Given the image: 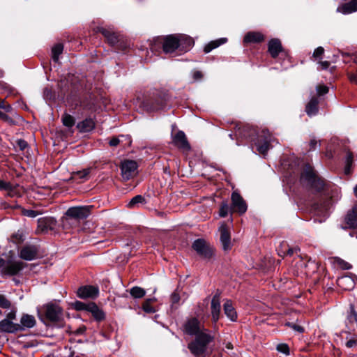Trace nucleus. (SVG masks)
I'll list each match as a JSON object with an SVG mask.
<instances>
[{"label":"nucleus","mask_w":357,"mask_h":357,"mask_svg":"<svg viewBox=\"0 0 357 357\" xmlns=\"http://www.w3.org/2000/svg\"><path fill=\"white\" fill-rule=\"evenodd\" d=\"M301 184L305 188L320 192L324 189L325 182L319 177L312 167L306 165L301 174Z\"/></svg>","instance_id":"1"},{"label":"nucleus","mask_w":357,"mask_h":357,"mask_svg":"<svg viewBox=\"0 0 357 357\" xmlns=\"http://www.w3.org/2000/svg\"><path fill=\"white\" fill-rule=\"evenodd\" d=\"M213 340V337L204 331L197 334L195 340L188 344V348L195 357H203L207 351L208 344Z\"/></svg>","instance_id":"2"},{"label":"nucleus","mask_w":357,"mask_h":357,"mask_svg":"<svg viewBox=\"0 0 357 357\" xmlns=\"http://www.w3.org/2000/svg\"><path fill=\"white\" fill-rule=\"evenodd\" d=\"M273 141L271 134L267 130H262L257 134V138L254 139V144L257 151L262 155H266L271 148V142Z\"/></svg>","instance_id":"3"},{"label":"nucleus","mask_w":357,"mask_h":357,"mask_svg":"<svg viewBox=\"0 0 357 357\" xmlns=\"http://www.w3.org/2000/svg\"><path fill=\"white\" fill-rule=\"evenodd\" d=\"M182 330L184 333L190 336H196L202 332L207 331L203 324L196 317L188 319L183 325Z\"/></svg>","instance_id":"4"},{"label":"nucleus","mask_w":357,"mask_h":357,"mask_svg":"<svg viewBox=\"0 0 357 357\" xmlns=\"http://www.w3.org/2000/svg\"><path fill=\"white\" fill-rule=\"evenodd\" d=\"M192 248L205 259H211L214 255L213 247L203 239L195 240L192 244Z\"/></svg>","instance_id":"5"},{"label":"nucleus","mask_w":357,"mask_h":357,"mask_svg":"<svg viewBox=\"0 0 357 357\" xmlns=\"http://www.w3.org/2000/svg\"><path fill=\"white\" fill-rule=\"evenodd\" d=\"M3 262L0 268H1L2 274L7 275H17L24 266V264L21 261L10 260L6 261L3 259Z\"/></svg>","instance_id":"6"},{"label":"nucleus","mask_w":357,"mask_h":357,"mask_svg":"<svg viewBox=\"0 0 357 357\" xmlns=\"http://www.w3.org/2000/svg\"><path fill=\"white\" fill-rule=\"evenodd\" d=\"M138 165L136 161L125 160L121 162V170L123 179L129 180L137 174Z\"/></svg>","instance_id":"7"},{"label":"nucleus","mask_w":357,"mask_h":357,"mask_svg":"<svg viewBox=\"0 0 357 357\" xmlns=\"http://www.w3.org/2000/svg\"><path fill=\"white\" fill-rule=\"evenodd\" d=\"M45 315L52 322L58 323L59 326H62V310L55 304H48L46 306Z\"/></svg>","instance_id":"8"},{"label":"nucleus","mask_w":357,"mask_h":357,"mask_svg":"<svg viewBox=\"0 0 357 357\" xmlns=\"http://www.w3.org/2000/svg\"><path fill=\"white\" fill-rule=\"evenodd\" d=\"M90 209L91 206H88L70 207L66 211V215L75 220H83L90 215Z\"/></svg>","instance_id":"9"},{"label":"nucleus","mask_w":357,"mask_h":357,"mask_svg":"<svg viewBox=\"0 0 357 357\" xmlns=\"http://www.w3.org/2000/svg\"><path fill=\"white\" fill-rule=\"evenodd\" d=\"M18 117L10 105H6L4 101L0 102V119L10 124L14 123L13 118Z\"/></svg>","instance_id":"10"},{"label":"nucleus","mask_w":357,"mask_h":357,"mask_svg":"<svg viewBox=\"0 0 357 357\" xmlns=\"http://www.w3.org/2000/svg\"><path fill=\"white\" fill-rule=\"evenodd\" d=\"M56 225V220L52 217H43L38 219L37 233H45L52 230Z\"/></svg>","instance_id":"11"},{"label":"nucleus","mask_w":357,"mask_h":357,"mask_svg":"<svg viewBox=\"0 0 357 357\" xmlns=\"http://www.w3.org/2000/svg\"><path fill=\"white\" fill-rule=\"evenodd\" d=\"M219 231L220 233V241L224 250H228L231 249V235L229 227L222 222L220 227Z\"/></svg>","instance_id":"12"},{"label":"nucleus","mask_w":357,"mask_h":357,"mask_svg":"<svg viewBox=\"0 0 357 357\" xmlns=\"http://www.w3.org/2000/svg\"><path fill=\"white\" fill-rule=\"evenodd\" d=\"M177 35H169L163 38L162 49L166 54L174 52L178 49Z\"/></svg>","instance_id":"13"},{"label":"nucleus","mask_w":357,"mask_h":357,"mask_svg":"<svg viewBox=\"0 0 357 357\" xmlns=\"http://www.w3.org/2000/svg\"><path fill=\"white\" fill-rule=\"evenodd\" d=\"M231 207L238 213L243 214L247 211V205L243 197L237 192L231 194Z\"/></svg>","instance_id":"14"},{"label":"nucleus","mask_w":357,"mask_h":357,"mask_svg":"<svg viewBox=\"0 0 357 357\" xmlns=\"http://www.w3.org/2000/svg\"><path fill=\"white\" fill-rule=\"evenodd\" d=\"M220 293L217 291L213 296L211 303V316L213 322H217L220 316Z\"/></svg>","instance_id":"15"},{"label":"nucleus","mask_w":357,"mask_h":357,"mask_svg":"<svg viewBox=\"0 0 357 357\" xmlns=\"http://www.w3.org/2000/svg\"><path fill=\"white\" fill-rule=\"evenodd\" d=\"M98 294V287L92 285L82 287L77 291V296L81 298H95Z\"/></svg>","instance_id":"16"},{"label":"nucleus","mask_w":357,"mask_h":357,"mask_svg":"<svg viewBox=\"0 0 357 357\" xmlns=\"http://www.w3.org/2000/svg\"><path fill=\"white\" fill-rule=\"evenodd\" d=\"M344 323L346 327L350 331H354L357 328V312L353 305H350V309L347 313Z\"/></svg>","instance_id":"17"},{"label":"nucleus","mask_w":357,"mask_h":357,"mask_svg":"<svg viewBox=\"0 0 357 357\" xmlns=\"http://www.w3.org/2000/svg\"><path fill=\"white\" fill-rule=\"evenodd\" d=\"M173 143L177 147L184 151H188L190 149L186 136L183 131H178L175 134V135L173 137Z\"/></svg>","instance_id":"18"},{"label":"nucleus","mask_w":357,"mask_h":357,"mask_svg":"<svg viewBox=\"0 0 357 357\" xmlns=\"http://www.w3.org/2000/svg\"><path fill=\"white\" fill-rule=\"evenodd\" d=\"M142 107L147 112H154L162 108V101L161 99L152 100L146 98L142 102Z\"/></svg>","instance_id":"19"},{"label":"nucleus","mask_w":357,"mask_h":357,"mask_svg":"<svg viewBox=\"0 0 357 357\" xmlns=\"http://www.w3.org/2000/svg\"><path fill=\"white\" fill-rule=\"evenodd\" d=\"M37 252L38 250L36 246L26 245L20 250V257L23 259L31 261L36 258Z\"/></svg>","instance_id":"20"},{"label":"nucleus","mask_w":357,"mask_h":357,"mask_svg":"<svg viewBox=\"0 0 357 357\" xmlns=\"http://www.w3.org/2000/svg\"><path fill=\"white\" fill-rule=\"evenodd\" d=\"M0 331L8 333L20 331L19 324L13 323L9 319H3L0 321Z\"/></svg>","instance_id":"21"},{"label":"nucleus","mask_w":357,"mask_h":357,"mask_svg":"<svg viewBox=\"0 0 357 357\" xmlns=\"http://www.w3.org/2000/svg\"><path fill=\"white\" fill-rule=\"evenodd\" d=\"M337 284L341 289L349 291L354 288L355 280L352 276L344 275L337 278Z\"/></svg>","instance_id":"22"},{"label":"nucleus","mask_w":357,"mask_h":357,"mask_svg":"<svg viewBox=\"0 0 357 357\" xmlns=\"http://www.w3.org/2000/svg\"><path fill=\"white\" fill-rule=\"evenodd\" d=\"M178 48L182 51L189 50L194 45L193 39L186 35H177Z\"/></svg>","instance_id":"23"},{"label":"nucleus","mask_w":357,"mask_h":357,"mask_svg":"<svg viewBox=\"0 0 357 357\" xmlns=\"http://www.w3.org/2000/svg\"><path fill=\"white\" fill-rule=\"evenodd\" d=\"M224 313L227 317L231 321L237 320V312L233 305L231 300H227L223 304Z\"/></svg>","instance_id":"24"},{"label":"nucleus","mask_w":357,"mask_h":357,"mask_svg":"<svg viewBox=\"0 0 357 357\" xmlns=\"http://www.w3.org/2000/svg\"><path fill=\"white\" fill-rule=\"evenodd\" d=\"M357 11V0H351L349 2L340 5L337 12L347 15Z\"/></svg>","instance_id":"25"},{"label":"nucleus","mask_w":357,"mask_h":357,"mask_svg":"<svg viewBox=\"0 0 357 357\" xmlns=\"http://www.w3.org/2000/svg\"><path fill=\"white\" fill-rule=\"evenodd\" d=\"M268 50L273 58H276L282 50L280 40L277 38L271 39L268 43Z\"/></svg>","instance_id":"26"},{"label":"nucleus","mask_w":357,"mask_h":357,"mask_svg":"<svg viewBox=\"0 0 357 357\" xmlns=\"http://www.w3.org/2000/svg\"><path fill=\"white\" fill-rule=\"evenodd\" d=\"M35 317L29 314H23L19 324L20 331H24L26 328H33L36 325Z\"/></svg>","instance_id":"27"},{"label":"nucleus","mask_w":357,"mask_h":357,"mask_svg":"<svg viewBox=\"0 0 357 357\" xmlns=\"http://www.w3.org/2000/svg\"><path fill=\"white\" fill-rule=\"evenodd\" d=\"M88 312H91L94 319L98 321H101L105 318V312L94 303H89Z\"/></svg>","instance_id":"28"},{"label":"nucleus","mask_w":357,"mask_h":357,"mask_svg":"<svg viewBox=\"0 0 357 357\" xmlns=\"http://www.w3.org/2000/svg\"><path fill=\"white\" fill-rule=\"evenodd\" d=\"M264 40V36L259 32L250 31L244 37L243 42L245 43H260Z\"/></svg>","instance_id":"29"},{"label":"nucleus","mask_w":357,"mask_h":357,"mask_svg":"<svg viewBox=\"0 0 357 357\" xmlns=\"http://www.w3.org/2000/svg\"><path fill=\"white\" fill-rule=\"evenodd\" d=\"M345 222L350 228L357 227V205L348 212L345 218Z\"/></svg>","instance_id":"30"},{"label":"nucleus","mask_w":357,"mask_h":357,"mask_svg":"<svg viewBox=\"0 0 357 357\" xmlns=\"http://www.w3.org/2000/svg\"><path fill=\"white\" fill-rule=\"evenodd\" d=\"M319 100L317 97H312L305 107V112L309 116H314L318 112Z\"/></svg>","instance_id":"31"},{"label":"nucleus","mask_w":357,"mask_h":357,"mask_svg":"<svg viewBox=\"0 0 357 357\" xmlns=\"http://www.w3.org/2000/svg\"><path fill=\"white\" fill-rule=\"evenodd\" d=\"M95 127L93 119L88 118L77 124V128L81 132H86L92 130Z\"/></svg>","instance_id":"32"},{"label":"nucleus","mask_w":357,"mask_h":357,"mask_svg":"<svg viewBox=\"0 0 357 357\" xmlns=\"http://www.w3.org/2000/svg\"><path fill=\"white\" fill-rule=\"evenodd\" d=\"M330 201L324 202L323 204H316L314 209L316 211V213L318 215H323L324 217H327L328 215L329 210H330Z\"/></svg>","instance_id":"33"},{"label":"nucleus","mask_w":357,"mask_h":357,"mask_svg":"<svg viewBox=\"0 0 357 357\" xmlns=\"http://www.w3.org/2000/svg\"><path fill=\"white\" fill-rule=\"evenodd\" d=\"M100 31L107 38L111 45H114L119 41L118 36L114 33L105 28H101Z\"/></svg>","instance_id":"34"},{"label":"nucleus","mask_w":357,"mask_h":357,"mask_svg":"<svg viewBox=\"0 0 357 357\" xmlns=\"http://www.w3.org/2000/svg\"><path fill=\"white\" fill-rule=\"evenodd\" d=\"M24 239V234L23 231L20 230L13 233L10 237V241L16 245L22 243Z\"/></svg>","instance_id":"35"},{"label":"nucleus","mask_w":357,"mask_h":357,"mask_svg":"<svg viewBox=\"0 0 357 357\" xmlns=\"http://www.w3.org/2000/svg\"><path fill=\"white\" fill-rule=\"evenodd\" d=\"M227 41V38H221L218 40H214L210 42L208 45H206L204 47L205 53H208L213 49L219 47L220 45L225 43Z\"/></svg>","instance_id":"36"},{"label":"nucleus","mask_w":357,"mask_h":357,"mask_svg":"<svg viewBox=\"0 0 357 357\" xmlns=\"http://www.w3.org/2000/svg\"><path fill=\"white\" fill-rule=\"evenodd\" d=\"M63 46L58 43L55 45L52 50V57L54 61L58 62L59 59V55L63 52Z\"/></svg>","instance_id":"37"},{"label":"nucleus","mask_w":357,"mask_h":357,"mask_svg":"<svg viewBox=\"0 0 357 357\" xmlns=\"http://www.w3.org/2000/svg\"><path fill=\"white\" fill-rule=\"evenodd\" d=\"M91 171V168L84 169L74 173V178H79L82 181L88 180Z\"/></svg>","instance_id":"38"},{"label":"nucleus","mask_w":357,"mask_h":357,"mask_svg":"<svg viewBox=\"0 0 357 357\" xmlns=\"http://www.w3.org/2000/svg\"><path fill=\"white\" fill-rule=\"evenodd\" d=\"M130 295L135 298H141L146 294L145 290L139 287H134L130 290Z\"/></svg>","instance_id":"39"},{"label":"nucleus","mask_w":357,"mask_h":357,"mask_svg":"<svg viewBox=\"0 0 357 357\" xmlns=\"http://www.w3.org/2000/svg\"><path fill=\"white\" fill-rule=\"evenodd\" d=\"M155 301V298L146 299L142 304V309L144 310V311L146 313L155 312V310L153 306L151 305V303Z\"/></svg>","instance_id":"40"},{"label":"nucleus","mask_w":357,"mask_h":357,"mask_svg":"<svg viewBox=\"0 0 357 357\" xmlns=\"http://www.w3.org/2000/svg\"><path fill=\"white\" fill-rule=\"evenodd\" d=\"M21 212L23 215L31 218H34L38 215L43 213V212L40 210L25 209L24 208H22Z\"/></svg>","instance_id":"41"},{"label":"nucleus","mask_w":357,"mask_h":357,"mask_svg":"<svg viewBox=\"0 0 357 357\" xmlns=\"http://www.w3.org/2000/svg\"><path fill=\"white\" fill-rule=\"evenodd\" d=\"M353 163V155L351 153H347L345 160L344 173L349 174L351 173V168Z\"/></svg>","instance_id":"42"},{"label":"nucleus","mask_w":357,"mask_h":357,"mask_svg":"<svg viewBox=\"0 0 357 357\" xmlns=\"http://www.w3.org/2000/svg\"><path fill=\"white\" fill-rule=\"evenodd\" d=\"M62 122L65 126L71 128L75 124V119L71 115L65 114L62 116Z\"/></svg>","instance_id":"43"},{"label":"nucleus","mask_w":357,"mask_h":357,"mask_svg":"<svg viewBox=\"0 0 357 357\" xmlns=\"http://www.w3.org/2000/svg\"><path fill=\"white\" fill-rule=\"evenodd\" d=\"M230 210L231 209L227 202L222 203L219 211L220 216L223 218L226 217L229 212L230 211Z\"/></svg>","instance_id":"44"},{"label":"nucleus","mask_w":357,"mask_h":357,"mask_svg":"<svg viewBox=\"0 0 357 357\" xmlns=\"http://www.w3.org/2000/svg\"><path fill=\"white\" fill-rule=\"evenodd\" d=\"M144 201V198L141 195H137L134 197L128 203L129 207H134L139 203H142Z\"/></svg>","instance_id":"45"},{"label":"nucleus","mask_w":357,"mask_h":357,"mask_svg":"<svg viewBox=\"0 0 357 357\" xmlns=\"http://www.w3.org/2000/svg\"><path fill=\"white\" fill-rule=\"evenodd\" d=\"M10 305V302L4 296L0 295V307L7 309Z\"/></svg>","instance_id":"46"},{"label":"nucleus","mask_w":357,"mask_h":357,"mask_svg":"<svg viewBox=\"0 0 357 357\" xmlns=\"http://www.w3.org/2000/svg\"><path fill=\"white\" fill-rule=\"evenodd\" d=\"M277 350L282 354H284L286 355L289 354V348L287 344H279L277 346Z\"/></svg>","instance_id":"47"},{"label":"nucleus","mask_w":357,"mask_h":357,"mask_svg":"<svg viewBox=\"0 0 357 357\" xmlns=\"http://www.w3.org/2000/svg\"><path fill=\"white\" fill-rule=\"evenodd\" d=\"M126 136L124 135H120L117 137H113L112 138L109 142V146H116L117 145H119L120 144L121 142H122V138H124Z\"/></svg>","instance_id":"48"},{"label":"nucleus","mask_w":357,"mask_h":357,"mask_svg":"<svg viewBox=\"0 0 357 357\" xmlns=\"http://www.w3.org/2000/svg\"><path fill=\"white\" fill-rule=\"evenodd\" d=\"M89 304H85L80 301H77L75 303V307L77 310H86L88 311Z\"/></svg>","instance_id":"49"},{"label":"nucleus","mask_w":357,"mask_h":357,"mask_svg":"<svg viewBox=\"0 0 357 357\" xmlns=\"http://www.w3.org/2000/svg\"><path fill=\"white\" fill-rule=\"evenodd\" d=\"M337 262L342 269L348 270L351 268V265L350 264L342 259H339L337 260Z\"/></svg>","instance_id":"50"},{"label":"nucleus","mask_w":357,"mask_h":357,"mask_svg":"<svg viewBox=\"0 0 357 357\" xmlns=\"http://www.w3.org/2000/svg\"><path fill=\"white\" fill-rule=\"evenodd\" d=\"M324 50L322 47H319L314 50L313 52V57L315 59H319L324 54Z\"/></svg>","instance_id":"51"},{"label":"nucleus","mask_w":357,"mask_h":357,"mask_svg":"<svg viewBox=\"0 0 357 357\" xmlns=\"http://www.w3.org/2000/svg\"><path fill=\"white\" fill-rule=\"evenodd\" d=\"M317 91L318 95L322 96L328 92V88L324 85L317 86Z\"/></svg>","instance_id":"52"},{"label":"nucleus","mask_w":357,"mask_h":357,"mask_svg":"<svg viewBox=\"0 0 357 357\" xmlns=\"http://www.w3.org/2000/svg\"><path fill=\"white\" fill-rule=\"evenodd\" d=\"M287 325L289 327H291L293 330L298 332V333H303L304 331V329L302 326L297 325L294 323H287Z\"/></svg>","instance_id":"53"},{"label":"nucleus","mask_w":357,"mask_h":357,"mask_svg":"<svg viewBox=\"0 0 357 357\" xmlns=\"http://www.w3.org/2000/svg\"><path fill=\"white\" fill-rule=\"evenodd\" d=\"M0 189L5 190L7 191H11L13 188L12 185L10 183L1 181Z\"/></svg>","instance_id":"54"},{"label":"nucleus","mask_w":357,"mask_h":357,"mask_svg":"<svg viewBox=\"0 0 357 357\" xmlns=\"http://www.w3.org/2000/svg\"><path fill=\"white\" fill-rule=\"evenodd\" d=\"M170 299L172 305H174L179 302L180 296L177 292L174 291L172 294Z\"/></svg>","instance_id":"55"},{"label":"nucleus","mask_w":357,"mask_h":357,"mask_svg":"<svg viewBox=\"0 0 357 357\" xmlns=\"http://www.w3.org/2000/svg\"><path fill=\"white\" fill-rule=\"evenodd\" d=\"M192 77L195 80L201 79L202 77V73L200 71L195 70L192 72Z\"/></svg>","instance_id":"56"},{"label":"nucleus","mask_w":357,"mask_h":357,"mask_svg":"<svg viewBox=\"0 0 357 357\" xmlns=\"http://www.w3.org/2000/svg\"><path fill=\"white\" fill-rule=\"evenodd\" d=\"M349 78L351 82L357 84V72L356 73H350Z\"/></svg>","instance_id":"57"},{"label":"nucleus","mask_w":357,"mask_h":357,"mask_svg":"<svg viewBox=\"0 0 357 357\" xmlns=\"http://www.w3.org/2000/svg\"><path fill=\"white\" fill-rule=\"evenodd\" d=\"M17 144H18V146H20L21 150L25 149L26 148V146H27L26 142L24 141V140H22V139H20L18 141Z\"/></svg>","instance_id":"58"},{"label":"nucleus","mask_w":357,"mask_h":357,"mask_svg":"<svg viewBox=\"0 0 357 357\" xmlns=\"http://www.w3.org/2000/svg\"><path fill=\"white\" fill-rule=\"evenodd\" d=\"M318 63L320 65L321 68L322 70H326V69H327V68L329 67V66H330V63H329L328 61H319Z\"/></svg>","instance_id":"59"},{"label":"nucleus","mask_w":357,"mask_h":357,"mask_svg":"<svg viewBox=\"0 0 357 357\" xmlns=\"http://www.w3.org/2000/svg\"><path fill=\"white\" fill-rule=\"evenodd\" d=\"M16 313L15 311H11L7 314V317L5 319H9L11 321L15 319Z\"/></svg>","instance_id":"60"},{"label":"nucleus","mask_w":357,"mask_h":357,"mask_svg":"<svg viewBox=\"0 0 357 357\" xmlns=\"http://www.w3.org/2000/svg\"><path fill=\"white\" fill-rule=\"evenodd\" d=\"M356 343H357L356 340H350L348 342H347L346 346L347 347H349V348H351V347L356 346Z\"/></svg>","instance_id":"61"},{"label":"nucleus","mask_w":357,"mask_h":357,"mask_svg":"<svg viewBox=\"0 0 357 357\" xmlns=\"http://www.w3.org/2000/svg\"><path fill=\"white\" fill-rule=\"evenodd\" d=\"M44 96L47 98H51L52 97V92H51V90L48 89H45L44 90Z\"/></svg>","instance_id":"62"},{"label":"nucleus","mask_w":357,"mask_h":357,"mask_svg":"<svg viewBox=\"0 0 357 357\" xmlns=\"http://www.w3.org/2000/svg\"><path fill=\"white\" fill-rule=\"evenodd\" d=\"M296 250H297L296 248H289L287 252V255L291 256V255H292L294 254V252Z\"/></svg>","instance_id":"63"},{"label":"nucleus","mask_w":357,"mask_h":357,"mask_svg":"<svg viewBox=\"0 0 357 357\" xmlns=\"http://www.w3.org/2000/svg\"><path fill=\"white\" fill-rule=\"evenodd\" d=\"M317 144V141L315 139H312L310 141V146L312 149L314 148L315 145Z\"/></svg>","instance_id":"64"}]
</instances>
